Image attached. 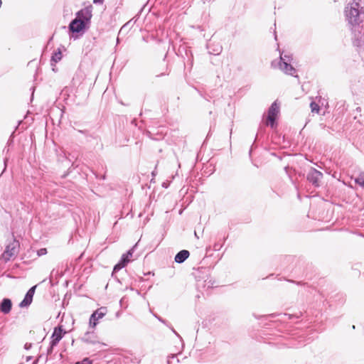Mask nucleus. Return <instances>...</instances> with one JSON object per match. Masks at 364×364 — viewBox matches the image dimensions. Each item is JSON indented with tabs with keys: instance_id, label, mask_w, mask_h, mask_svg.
Here are the masks:
<instances>
[{
	"instance_id": "obj_1",
	"label": "nucleus",
	"mask_w": 364,
	"mask_h": 364,
	"mask_svg": "<svg viewBox=\"0 0 364 364\" xmlns=\"http://www.w3.org/2000/svg\"><path fill=\"white\" fill-rule=\"evenodd\" d=\"M343 15L352 31L360 28L364 22V6L362 0H350L345 6Z\"/></svg>"
},
{
	"instance_id": "obj_2",
	"label": "nucleus",
	"mask_w": 364,
	"mask_h": 364,
	"mask_svg": "<svg viewBox=\"0 0 364 364\" xmlns=\"http://www.w3.org/2000/svg\"><path fill=\"white\" fill-rule=\"evenodd\" d=\"M291 60V58L289 55H282L281 54L279 60L277 63V65L275 63H273V65L274 67H278L282 71H283L284 73L294 75L296 73L295 69L294 67L289 63Z\"/></svg>"
},
{
	"instance_id": "obj_3",
	"label": "nucleus",
	"mask_w": 364,
	"mask_h": 364,
	"mask_svg": "<svg viewBox=\"0 0 364 364\" xmlns=\"http://www.w3.org/2000/svg\"><path fill=\"white\" fill-rule=\"evenodd\" d=\"M279 113V105L275 102L270 107L267 118L266 120V124L271 127H274L276 125V119Z\"/></svg>"
},
{
	"instance_id": "obj_4",
	"label": "nucleus",
	"mask_w": 364,
	"mask_h": 364,
	"mask_svg": "<svg viewBox=\"0 0 364 364\" xmlns=\"http://www.w3.org/2000/svg\"><path fill=\"white\" fill-rule=\"evenodd\" d=\"M107 311L105 309H100L95 311L90 317V326L92 328H95L97 323V321L102 318L106 314Z\"/></svg>"
},
{
	"instance_id": "obj_5",
	"label": "nucleus",
	"mask_w": 364,
	"mask_h": 364,
	"mask_svg": "<svg viewBox=\"0 0 364 364\" xmlns=\"http://www.w3.org/2000/svg\"><path fill=\"white\" fill-rule=\"evenodd\" d=\"M17 242H13L10 243L7 247L6 250L4 251L2 257L6 261L9 260L12 257H14L17 252Z\"/></svg>"
},
{
	"instance_id": "obj_6",
	"label": "nucleus",
	"mask_w": 364,
	"mask_h": 364,
	"mask_svg": "<svg viewBox=\"0 0 364 364\" xmlns=\"http://www.w3.org/2000/svg\"><path fill=\"white\" fill-rule=\"evenodd\" d=\"M85 27V21L80 18L73 20L70 25V28L73 32H80Z\"/></svg>"
},
{
	"instance_id": "obj_7",
	"label": "nucleus",
	"mask_w": 364,
	"mask_h": 364,
	"mask_svg": "<svg viewBox=\"0 0 364 364\" xmlns=\"http://www.w3.org/2000/svg\"><path fill=\"white\" fill-rule=\"evenodd\" d=\"M36 287L34 286L28 290V291L27 292V294L25 296V298L20 303V304H19L20 307H21V308L27 307L31 304V302L33 301V295L35 293Z\"/></svg>"
},
{
	"instance_id": "obj_8",
	"label": "nucleus",
	"mask_w": 364,
	"mask_h": 364,
	"mask_svg": "<svg viewBox=\"0 0 364 364\" xmlns=\"http://www.w3.org/2000/svg\"><path fill=\"white\" fill-rule=\"evenodd\" d=\"M132 257V251H129L126 255H124L122 259V261L117 264L114 267V271H118L120 269L123 268L127 262H129L130 258Z\"/></svg>"
},
{
	"instance_id": "obj_9",
	"label": "nucleus",
	"mask_w": 364,
	"mask_h": 364,
	"mask_svg": "<svg viewBox=\"0 0 364 364\" xmlns=\"http://www.w3.org/2000/svg\"><path fill=\"white\" fill-rule=\"evenodd\" d=\"M321 178L322 173L315 169L311 170L308 175L309 180L315 185H318V181L321 179Z\"/></svg>"
},
{
	"instance_id": "obj_10",
	"label": "nucleus",
	"mask_w": 364,
	"mask_h": 364,
	"mask_svg": "<svg viewBox=\"0 0 364 364\" xmlns=\"http://www.w3.org/2000/svg\"><path fill=\"white\" fill-rule=\"evenodd\" d=\"M65 333V331L61 328V327H59L58 328H55L52 338H53V344H56L63 337V335Z\"/></svg>"
},
{
	"instance_id": "obj_11",
	"label": "nucleus",
	"mask_w": 364,
	"mask_h": 364,
	"mask_svg": "<svg viewBox=\"0 0 364 364\" xmlns=\"http://www.w3.org/2000/svg\"><path fill=\"white\" fill-rule=\"evenodd\" d=\"M12 304L10 299H4L0 306L1 311L4 314H8L11 309Z\"/></svg>"
},
{
	"instance_id": "obj_12",
	"label": "nucleus",
	"mask_w": 364,
	"mask_h": 364,
	"mask_svg": "<svg viewBox=\"0 0 364 364\" xmlns=\"http://www.w3.org/2000/svg\"><path fill=\"white\" fill-rule=\"evenodd\" d=\"M189 256V252L187 250H182L179 252L175 257V261L178 263H181L186 260Z\"/></svg>"
},
{
	"instance_id": "obj_13",
	"label": "nucleus",
	"mask_w": 364,
	"mask_h": 364,
	"mask_svg": "<svg viewBox=\"0 0 364 364\" xmlns=\"http://www.w3.org/2000/svg\"><path fill=\"white\" fill-rule=\"evenodd\" d=\"M61 58H62V53L60 50H58L57 52H55L52 57V60L55 62H58V61L60 60Z\"/></svg>"
},
{
	"instance_id": "obj_14",
	"label": "nucleus",
	"mask_w": 364,
	"mask_h": 364,
	"mask_svg": "<svg viewBox=\"0 0 364 364\" xmlns=\"http://www.w3.org/2000/svg\"><path fill=\"white\" fill-rule=\"evenodd\" d=\"M356 183L364 188V174H360L356 179Z\"/></svg>"
},
{
	"instance_id": "obj_15",
	"label": "nucleus",
	"mask_w": 364,
	"mask_h": 364,
	"mask_svg": "<svg viewBox=\"0 0 364 364\" xmlns=\"http://www.w3.org/2000/svg\"><path fill=\"white\" fill-rule=\"evenodd\" d=\"M310 107H311L312 112L318 113L319 106L316 103L311 102V105H310Z\"/></svg>"
},
{
	"instance_id": "obj_16",
	"label": "nucleus",
	"mask_w": 364,
	"mask_h": 364,
	"mask_svg": "<svg viewBox=\"0 0 364 364\" xmlns=\"http://www.w3.org/2000/svg\"><path fill=\"white\" fill-rule=\"evenodd\" d=\"M47 253V250L46 248H41L37 252V255L38 256L45 255Z\"/></svg>"
},
{
	"instance_id": "obj_17",
	"label": "nucleus",
	"mask_w": 364,
	"mask_h": 364,
	"mask_svg": "<svg viewBox=\"0 0 364 364\" xmlns=\"http://www.w3.org/2000/svg\"><path fill=\"white\" fill-rule=\"evenodd\" d=\"M75 364H92L89 359H84L82 362H77Z\"/></svg>"
},
{
	"instance_id": "obj_18",
	"label": "nucleus",
	"mask_w": 364,
	"mask_h": 364,
	"mask_svg": "<svg viewBox=\"0 0 364 364\" xmlns=\"http://www.w3.org/2000/svg\"><path fill=\"white\" fill-rule=\"evenodd\" d=\"M94 3H102V0H93Z\"/></svg>"
}]
</instances>
